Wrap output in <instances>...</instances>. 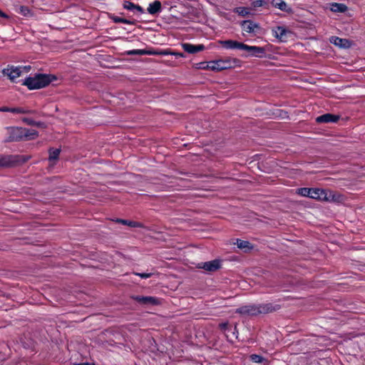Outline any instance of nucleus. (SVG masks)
<instances>
[{
	"instance_id": "nucleus-26",
	"label": "nucleus",
	"mask_w": 365,
	"mask_h": 365,
	"mask_svg": "<svg viewBox=\"0 0 365 365\" xmlns=\"http://www.w3.org/2000/svg\"><path fill=\"white\" fill-rule=\"evenodd\" d=\"M112 19L115 23H123L125 24H130V25L133 24L132 21H130L126 19L120 18L118 16H113Z\"/></svg>"
},
{
	"instance_id": "nucleus-10",
	"label": "nucleus",
	"mask_w": 365,
	"mask_h": 365,
	"mask_svg": "<svg viewBox=\"0 0 365 365\" xmlns=\"http://www.w3.org/2000/svg\"><path fill=\"white\" fill-rule=\"evenodd\" d=\"M219 43L227 49L243 50L245 43L233 40L220 41Z\"/></svg>"
},
{
	"instance_id": "nucleus-38",
	"label": "nucleus",
	"mask_w": 365,
	"mask_h": 365,
	"mask_svg": "<svg viewBox=\"0 0 365 365\" xmlns=\"http://www.w3.org/2000/svg\"><path fill=\"white\" fill-rule=\"evenodd\" d=\"M87 365H88V364H87Z\"/></svg>"
},
{
	"instance_id": "nucleus-20",
	"label": "nucleus",
	"mask_w": 365,
	"mask_h": 365,
	"mask_svg": "<svg viewBox=\"0 0 365 365\" xmlns=\"http://www.w3.org/2000/svg\"><path fill=\"white\" fill-rule=\"evenodd\" d=\"M14 11L24 16H26V17H29V16H32V13L31 11H30V9L26 6H22V5H15L14 6Z\"/></svg>"
},
{
	"instance_id": "nucleus-13",
	"label": "nucleus",
	"mask_w": 365,
	"mask_h": 365,
	"mask_svg": "<svg viewBox=\"0 0 365 365\" xmlns=\"http://www.w3.org/2000/svg\"><path fill=\"white\" fill-rule=\"evenodd\" d=\"M148 12L151 15H157L162 11L161 2L158 0H155L148 5L147 9Z\"/></svg>"
},
{
	"instance_id": "nucleus-6",
	"label": "nucleus",
	"mask_w": 365,
	"mask_h": 365,
	"mask_svg": "<svg viewBox=\"0 0 365 365\" xmlns=\"http://www.w3.org/2000/svg\"><path fill=\"white\" fill-rule=\"evenodd\" d=\"M309 197L322 201H331L334 195L332 192L328 190L311 188Z\"/></svg>"
},
{
	"instance_id": "nucleus-32",
	"label": "nucleus",
	"mask_w": 365,
	"mask_h": 365,
	"mask_svg": "<svg viewBox=\"0 0 365 365\" xmlns=\"http://www.w3.org/2000/svg\"><path fill=\"white\" fill-rule=\"evenodd\" d=\"M11 108L9 107H1L0 108V111L1 112H11Z\"/></svg>"
},
{
	"instance_id": "nucleus-24",
	"label": "nucleus",
	"mask_w": 365,
	"mask_h": 365,
	"mask_svg": "<svg viewBox=\"0 0 365 365\" xmlns=\"http://www.w3.org/2000/svg\"><path fill=\"white\" fill-rule=\"evenodd\" d=\"M60 154V150L59 149H52L50 150L49 153V160L53 161L56 160Z\"/></svg>"
},
{
	"instance_id": "nucleus-35",
	"label": "nucleus",
	"mask_w": 365,
	"mask_h": 365,
	"mask_svg": "<svg viewBox=\"0 0 365 365\" xmlns=\"http://www.w3.org/2000/svg\"><path fill=\"white\" fill-rule=\"evenodd\" d=\"M0 16L3 17V18H6V19H7L9 17L5 13L2 12L1 10H0Z\"/></svg>"
},
{
	"instance_id": "nucleus-16",
	"label": "nucleus",
	"mask_w": 365,
	"mask_h": 365,
	"mask_svg": "<svg viewBox=\"0 0 365 365\" xmlns=\"http://www.w3.org/2000/svg\"><path fill=\"white\" fill-rule=\"evenodd\" d=\"M242 29L244 31L247 33H253L255 29L258 28V25L251 21H244L241 24Z\"/></svg>"
},
{
	"instance_id": "nucleus-8",
	"label": "nucleus",
	"mask_w": 365,
	"mask_h": 365,
	"mask_svg": "<svg viewBox=\"0 0 365 365\" xmlns=\"http://www.w3.org/2000/svg\"><path fill=\"white\" fill-rule=\"evenodd\" d=\"M243 50L247 51L250 56L255 57H262L265 53V50L262 47L248 46L247 44H245Z\"/></svg>"
},
{
	"instance_id": "nucleus-18",
	"label": "nucleus",
	"mask_w": 365,
	"mask_h": 365,
	"mask_svg": "<svg viewBox=\"0 0 365 365\" xmlns=\"http://www.w3.org/2000/svg\"><path fill=\"white\" fill-rule=\"evenodd\" d=\"M200 267L207 271L213 272L217 270L220 267V262L217 260L207 262L203 263L202 266H201Z\"/></svg>"
},
{
	"instance_id": "nucleus-25",
	"label": "nucleus",
	"mask_w": 365,
	"mask_h": 365,
	"mask_svg": "<svg viewBox=\"0 0 365 365\" xmlns=\"http://www.w3.org/2000/svg\"><path fill=\"white\" fill-rule=\"evenodd\" d=\"M265 4H266V1L264 0H255L252 2V4H251L252 7H250V8L253 11L258 7L264 6Z\"/></svg>"
},
{
	"instance_id": "nucleus-37",
	"label": "nucleus",
	"mask_w": 365,
	"mask_h": 365,
	"mask_svg": "<svg viewBox=\"0 0 365 365\" xmlns=\"http://www.w3.org/2000/svg\"><path fill=\"white\" fill-rule=\"evenodd\" d=\"M87 365H88V364H87Z\"/></svg>"
},
{
	"instance_id": "nucleus-9",
	"label": "nucleus",
	"mask_w": 365,
	"mask_h": 365,
	"mask_svg": "<svg viewBox=\"0 0 365 365\" xmlns=\"http://www.w3.org/2000/svg\"><path fill=\"white\" fill-rule=\"evenodd\" d=\"M274 36L281 41H286L290 31L284 26H277L272 30Z\"/></svg>"
},
{
	"instance_id": "nucleus-21",
	"label": "nucleus",
	"mask_w": 365,
	"mask_h": 365,
	"mask_svg": "<svg viewBox=\"0 0 365 365\" xmlns=\"http://www.w3.org/2000/svg\"><path fill=\"white\" fill-rule=\"evenodd\" d=\"M329 9L335 13H344L347 10V6L344 4L332 3L329 4Z\"/></svg>"
},
{
	"instance_id": "nucleus-15",
	"label": "nucleus",
	"mask_w": 365,
	"mask_h": 365,
	"mask_svg": "<svg viewBox=\"0 0 365 365\" xmlns=\"http://www.w3.org/2000/svg\"><path fill=\"white\" fill-rule=\"evenodd\" d=\"M233 11L237 14L239 16L242 17H246L249 16L254 15L252 12V9L250 7L240 6L234 9Z\"/></svg>"
},
{
	"instance_id": "nucleus-7",
	"label": "nucleus",
	"mask_w": 365,
	"mask_h": 365,
	"mask_svg": "<svg viewBox=\"0 0 365 365\" xmlns=\"http://www.w3.org/2000/svg\"><path fill=\"white\" fill-rule=\"evenodd\" d=\"M133 299L142 305H155L159 303L158 299L153 297L135 296Z\"/></svg>"
},
{
	"instance_id": "nucleus-19",
	"label": "nucleus",
	"mask_w": 365,
	"mask_h": 365,
	"mask_svg": "<svg viewBox=\"0 0 365 365\" xmlns=\"http://www.w3.org/2000/svg\"><path fill=\"white\" fill-rule=\"evenodd\" d=\"M272 4L273 6L280 9L283 11L290 12L292 9L289 7L285 1L283 0H272Z\"/></svg>"
},
{
	"instance_id": "nucleus-30",
	"label": "nucleus",
	"mask_w": 365,
	"mask_h": 365,
	"mask_svg": "<svg viewBox=\"0 0 365 365\" xmlns=\"http://www.w3.org/2000/svg\"><path fill=\"white\" fill-rule=\"evenodd\" d=\"M135 275L137 276H139L141 278H143V279H147V278H149L152 276V273H138V272H135L134 273Z\"/></svg>"
},
{
	"instance_id": "nucleus-33",
	"label": "nucleus",
	"mask_w": 365,
	"mask_h": 365,
	"mask_svg": "<svg viewBox=\"0 0 365 365\" xmlns=\"http://www.w3.org/2000/svg\"><path fill=\"white\" fill-rule=\"evenodd\" d=\"M24 121L25 123H26L27 124H29V125H34L35 124L34 121L33 120H31V119H29V118H24Z\"/></svg>"
},
{
	"instance_id": "nucleus-36",
	"label": "nucleus",
	"mask_w": 365,
	"mask_h": 365,
	"mask_svg": "<svg viewBox=\"0 0 365 365\" xmlns=\"http://www.w3.org/2000/svg\"><path fill=\"white\" fill-rule=\"evenodd\" d=\"M6 165V162L4 161L3 158H0V166H3Z\"/></svg>"
},
{
	"instance_id": "nucleus-17",
	"label": "nucleus",
	"mask_w": 365,
	"mask_h": 365,
	"mask_svg": "<svg viewBox=\"0 0 365 365\" xmlns=\"http://www.w3.org/2000/svg\"><path fill=\"white\" fill-rule=\"evenodd\" d=\"M330 41L332 43L340 48H349L350 46V42L345 38L333 36Z\"/></svg>"
},
{
	"instance_id": "nucleus-22",
	"label": "nucleus",
	"mask_w": 365,
	"mask_h": 365,
	"mask_svg": "<svg viewBox=\"0 0 365 365\" xmlns=\"http://www.w3.org/2000/svg\"><path fill=\"white\" fill-rule=\"evenodd\" d=\"M236 245L238 248L245 250H248L252 248L251 244L248 241L245 240H237Z\"/></svg>"
},
{
	"instance_id": "nucleus-4",
	"label": "nucleus",
	"mask_w": 365,
	"mask_h": 365,
	"mask_svg": "<svg viewBox=\"0 0 365 365\" xmlns=\"http://www.w3.org/2000/svg\"><path fill=\"white\" fill-rule=\"evenodd\" d=\"M37 136V132L34 129L25 128H13L11 130V140H32Z\"/></svg>"
},
{
	"instance_id": "nucleus-27",
	"label": "nucleus",
	"mask_w": 365,
	"mask_h": 365,
	"mask_svg": "<svg viewBox=\"0 0 365 365\" xmlns=\"http://www.w3.org/2000/svg\"><path fill=\"white\" fill-rule=\"evenodd\" d=\"M310 190H311V188H307V187L299 188L297 190V193L299 194L302 196L309 197V196H310Z\"/></svg>"
},
{
	"instance_id": "nucleus-5",
	"label": "nucleus",
	"mask_w": 365,
	"mask_h": 365,
	"mask_svg": "<svg viewBox=\"0 0 365 365\" xmlns=\"http://www.w3.org/2000/svg\"><path fill=\"white\" fill-rule=\"evenodd\" d=\"M31 66H8L7 68L3 70V73L5 76H7L9 79L12 81H14L17 78L21 76L24 73H27L30 71Z\"/></svg>"
},
{
	"instance_id": "nucleus-3",
	"label": "nucleus",
	"mask_w": 365,
	"mask_h": 365,
	"mask_svg": "<svg viewBox=\"0 0 365 365\" xmlns=\"http://www.w3.org/2000/svg\"><path fill=\"white\" fill-rule=\"evenodd\" d=\"M240 61L235 58H227L217 61H210L207 64V68L211 71H222L240 66Z\"/></svg>"
},
{
	"instance_id": "nucleus-11",
	"label": "nucleus",
	"mask_w": 365,
	"mask_h": 365,
	"mask_svg": "<svg viewBox=\"0 0 365 365\" xmlns=\"http://www.w3.org/2000/svg\"><path fill=\"white\" fill-rule=\"evenodd\" d=\"M182 47L184 51L189 53H195L205 49V46L202 44L193 45L188 43H182Z\"/></svg>"
},
{
	"instance_id": "nucleus-28",
	"label": "nucleus",
	"mask_w": 365,
	"mask_h": 365,
	"mask_svg": "<svg viewBox=\"0 0 365 365\" xmlns=\"http://www.w3.org/2000/svg\"><path fill=\"white\" fill-rule=\"evenodd\" d=\"M250 359L252 362L256 364H261L264 361L263 357L257 354H252Z\"/></svg>"
},
{
	"instance_id": "nucleus-14",
	"label": "nucleus",
	"mask_w": 365,
	"mask_h": 365,
	"mask_svg": "<svg viewBox=\"0 0 365 365\" xmlns=\"http://www.w3.org/2000/svg\"><path fill=\"white\" fill-rule=\"evenodd\" d=\"M339 118V117L338 115L327 113L317 117L316 120L317 123H330L336 122Z\"/></svg>"
},
{
	"instance_id": "nucleus-12",
	"label": "nucleus",
	"mask_w": 365,
	"mask_h": 365,
	"mask_svg": "<svg viewBox=\"0 0 365 365\" xmlns=\"http://www.w3.org/2000/svg\"><path fill=\"white\" fill-rule=\"evenodd\" d=\"M123 7L125 9L132 11L133 12H138L140 14L145 13V10L139 5H136L129 1H124L123 3Z\"/></svg>"
},
{
	"instance_id": "nucleus-29",
	"label": "nucleus",
	"mask_w": 365,
	"mask_h": 365,
	"mask_svg": "<svg viewBox=\"0 0 365 365\" xmlns=\"http://www.w3.org/2000/svg\"><path fill=\"white\" fill-rule=\"evenodd\" d=\"M11 113H17V114L28 113H29V110H26L23 108H11Z\"/></svg>"
},
{
	"instance_id": "nucleus-1",
	"label": "nucleus",
	"mask_w": 365,
	"mask_h": 365,
	"mask_svg": "<svg viewBox=\"0 0 365 365\" xmlns=\"http://www.w3.org/2000/svg\"><path fill=\"white\" fill-rule=\"evenodd\" d=\"M55 80H56V77L53 75L36 73L26 77L22 85L26 86L29 90L40 89L47 86Z\"/></svg>"
},
{
	"instance_id": "nucleus-2",
	"label": "nucleus",
	"mask_w": 365,
	"mask_h": 365,
	"mask_svg": "<svg viewBox=\"0 0 365 365\" xmlns=\"http://www.w3.org/2000/svg\"><path fill=\"white\" fill-rule=\"evenodd\" d=\"M273 308L270 304H247L237 309L236 312L250 316L272 312Z\"/></svg>"
},
{
	"instance_id": "nucleus-23",
	"label": "nucleus",
	"mask_w": 365,
	"mask_h": 365,
	"mask_svg": "<svg viewBox=\"0 0 365 365\" xmlns=\"http://www.w3.org/2000/svg\"><path fill=\"white\" fill-rule=\"evenodd\" d=\"M117 222H119V223H121L123 225H128L129 227H140V225L136 222H133V221H128V220H121V219H118L116 220Z\"/></svg>"
},
{
	"instance_id": "nucleus-31",
	"label": "nucleus",
	"mask_w": 365,
	"mask_h": 365,
	"mask_svg": "<svg viewBox=\"0 0 365 365\" xmlns=\"http://www.w3.org/2000/svg\"><path fill=\"white\" fill-rule=\"evenodd\" d=\"M129 54H143L145 51L143 50H133L128 52Z\"/></svg>"
},
{
	"instance_id": "nucleus-34",
	"label": "nucleus",
	"mask_w": 365,
	"mask_h": 365,
	"mask_svg": "<svg viewBox=\"0 0 365 365\" xmlns=\"http://www.w3.org/2000/svg\"><path fill=\"white\" fill-rule=\"evenodd\" d=\"M170 53L172 54V55H174L175 56H179V57H183L184 56L183 53H174L173 52V53Z\"/></svg>"
}]
</instances>
